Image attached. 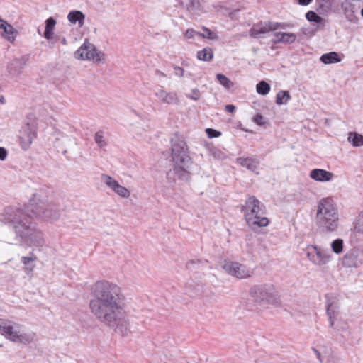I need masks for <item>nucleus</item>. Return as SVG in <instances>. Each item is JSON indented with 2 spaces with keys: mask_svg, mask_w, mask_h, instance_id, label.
Here are the masks:
<instances>
[{
  "mask_svg": "<svg viewBox=\"0 0 363 363\" xmlns=\"http://www.w3.org/2000/svg\"><path fill=\"white\" fill-rule=\"evenodd\" d=\"M252 121L259 125H262L265 123L264 118L261 114H257L255 116Z\"/></svg>",
  "mask_w": 363,
  "mask_h": 363,
  "instance_id": "obj_43",
  "label": "nucleus"
},
{
  "mask_svg": "<svg viewBox=\"0 0 363 363\" xmlns=\"http://www.w3.org/2000/svg\"><path fill=\"white\" fill-rule=\"evenodd\" d=\"M25 65L23 59L15 58L7 66L8 72L13 77L18 76Z\"/></svg>",
  "mask_w": 363,
  "mask_h": 363,
  "instance_id": "obj_20",
  "label": "nucleus"
},
{
  "mask_svg": "<svg viewBox=\"0 0 363 363\" xmlns=\"http://www.w3.org/2000/svg\"><path fill=\"white\" fill-rule=\"evenodd\" d=\"M27 208L35 217L49 223L57 221L63 211L60 203L42 189L33 194Z\"/></svg>",
  "mask_w": 363,
  "mask_h": 363,
  "instance_id": "obj_4",
  "label": "nucleus"
},
{
  "mask_svg": "<svg viewBox=\"0 0 363 363\" xmlns=\"http://www.w3.org/2000/svg\"><path fill=\"white\" fill-rule=\"evenodd\" d=\"M208 151L210 155L216 160H223L226 157L225 154L223 151L215 147H210Z\"/></svg>",
  "mask_w": 363,
  "mask_h": 363,
  "instance_id": "obj_37",
  "label": "nucleus"
},
{
  "mask_svg": "<svg viewBox=\"0 0 363 363\" xmlns=\"http://www.w3.org/2000/svg\"><path fill=\"white\" fill-rule=\"evenodd\" d=\"M206 132L208 138H216V137H218L220 135V132H218L214 129H212V128H207L206 130Z\"/></svg>",
  "mask_w": 363,
  "mask_h": 363,
  "instance_id": "obj_42",
  "label": "nucleus"
},
{
  "mask_svg": "<svg viewBox=\"0 0 363 363\" xmlns=\"http://www.w3.org/2000/svg\"><path fill=\"white\" fill-rule=\"evenodd\" d=\"M347 140L352 143L354 147H362L363 146V135L356 133L350 132L348 134Z\"/></svg>",
  "mask_w": 363,
  "mask_h": 363,
  "instance_id": "obj_28",
  "label": "nucleus"
},
{
  "mask_svg": "<svg viewBox=\"0 0 363 363\" xmlns=\"http://www.w3.org/2000/svg\"><path fill=\"white\" fill-rule=\"evenodd\" d=\"M101 182L111 189L114 193L122 198H128L130 191L125 187L121 186L116 179L111 176L103 174L101 176Z\"/></svg>",
  "mask_w": 363,
  "mask_h": 363,
  "instance_id": "obj_15",
  "label": "nucleus"
},
{
  "mask_svg": "<svg viewBox=\"0 0 363 363\" xmlns=\"http://www.w3.org/2000/svg\"><path fill=\"white\" fill-rule=\"evenodd\" d=\"M187 97L194 101H197L200 98V91L196 89H193L191 95H188Z\"/></svg>",
  "mask_w": 363,
  "mask_h": 363,
  "instance_id": "obj_44",
  "label": "nucleus"
},
{
  "mask_svg": "<svg viewBox=\"0 0 363 363\" xmlns=\"http://www.w3.org/2000/svg\"><path fill=\"white\" fill-rule=\"evenodd\" d=\"M7 157V151L4 147H0V160L4 161Z\"/></svg>",
  "mask_w": 363,
  "mask_h": 363,
  "instance_id": "obj_46",
  "label": "nucleus"
},
{
  "mask_svg": "<svg viewBox=\"0 0 363 363\" xmlns=\"http://www.w3.org/2000/svg\"><path fill=\"white\" fill-rule=\"evenodd\" d=\"M320 61L324 64H332L340 62L341 59L337 52H330L321 55Z\"/></svg>",
  "mask_w": 363,
  "mask_h": 363,
  "instance_id": "obj_29",
  "label": "nucleus"
},
{
  "mask_svg": "<svg viewBox=\"0 0 363 363\" xmlns=\"http://www.w3.org/2000/svg\"><path fill=\"white\" fill-rule=\"evenodd\" d=\"M320 6L324 10L330 9L333 0H317Z\"/></svg>",
  "mask_w": 363,
  "mask_h": 363,
  "instance_id": "obj_41",
  "label": "nucleus"
},
{
  "mask_svg": "<svg viewBox=\"0 0 363 363\" xmlns=\"http://www.w3.org/2000/svg\"><path fill=\"white\" fill-rule=\"evenodd\" d=\"M68 21L72 24L82 27L84 24L85 15L80 11H72L67 15Z\"/></svg>",
  "mask_w": 363,
  "mask_h": 363,
  "instance_id": "obj_23",
  "label": "nucleus"
},
{
  "mask_svg": "<svg viewBox=\"0 0 363 363\" xmlns=\"http://www.w3.org/2000/svg\"><path fill=\"white\" fill-rule=\"evenodd\" d=\"M74 57L79 60H91L99 62L104 60V54L96 49L95 46L89 43H84L74 52Z\"/></svg>",
  "mask_w": 363,
  "mask_h": 363,
  "instance_id": "obj_9",
  "label": "nucleus"
},
{
  "mask_svg": "<svg viewBox=\"0 0 363 363\" xmlns=\"http://www.w3.org/2000/svg\"><path fill=\"white\" fill-rule=\"evenodd\" d=\"M94 296L89 302L91 313L101 323L125 335L129 332V321L125 309V296L116 284L99 281L91 289Z\"/></svg>",
  "mask_w": 363,
  "mask_h": 363,
  "instance_id": "obj_1",
  "label": "nucleus"
},
{
  "mask_svg": "<svg viewBox=\"0 0 363 363\" xmlns=\"http://www.w3.org/2000/svg\"><path fill=\"white\" fill-rule=\"evenodd\" d=\"M352 1V0H345L341 4V7L347 16L350 13H353L354 12V5Z\"/></svg>",
  "mask_w": 363,
  "mask_h": 363,
  "instance_id": "obj_38",
  "label": "nucleus"
},
{
  "mask_svg": "<svg viewBox=\"0 0 363 363\" xmlns=\"http://www.w3.org/2000/svg\"><path fill=\"white\" fill-rule=\"evenodd\" d=\"M354 229L357 233L363 235V223H357L354 226Z\"/></svg>",
  "mask_w": 363,
  "mask_h": 363,
  "instance_id": "obj_47",
  "label": "nucleus"
},
{
  "mask_svg": "<svg viewBox=\"0 0 363 363\" xmlns=\"http://www.w3.org/2000/svg\"><path fill=\"white\" fill-rule=\"evenodd\" d=\"M184 35L188 39H194L196 36L200 37V32H198L193 28H189L186 30Z\"/></svg>",
  "mask_w": 363,
  "mask_h": 363,
  "instance_id": "obj_40",
  "label": "nucleus"
},
{
  "mask_svg": "<svg viewBox=\"0 0 363 363\" xmlns=\"http://www.w3.org/2000/svg\"><path fill=\"white\" fill-rule=\"evenodd\" d=\"M0 221L9 225L21 245L42 247L45 245L43 232L37 228L30 217L16 207H7L0 213Z\"/></svg>",
  "mask_w": 363,
  "mask_h": 363,
  "instance_id": "obj_2",
  "label": "nucleus"
},
{
  "mask_svg": "<svg viewBox=\"0 0 363 363\" xmlns=\"http://www.w3.org/2000/svg\"><path fill=\"white\" fill-rule=\"evenodd\" d=\"M361 14H362V16H363V9H362V11H361Z\"/></svg>",
  "mask_w": 363,
  "mask_h": 363,
  "instance_id": "obj_55",
  "label": "nucleus"
},
{
  "mask_svg": "<svg viewBox=\"0 0 363 363\" xmlns=\"http://www.w3.org/2000/svg\"><path fill=\"white\" fill-rule=\"evenodd\" d=\"M291 99V96L288 91H279L277 94L276 104L277 105L286 104Z\"/></svg>",
  "mask_w": 363,
  "mask_h": 363,
  "instance_id": "obj_31",
  "label": "nucleus"
},
{
  "mask_svg": "<svg viewBox=\"0 0 363 363\" xmlns=\"http://www.w3.org/2000/svg\"><path fill=\"white\" fill-rule=\"evenodd\" d=\"M338 308L339 307L335 301L328 302L327 314L328 315L330 327H334L335 325V321L339 314Z\"/></svg>",
  "mask_w": 363,
  "mask_h": 363,
  "instance_id": "obj_22",
  "label": "nucleus"
},
{
  "mask_svg": "<svg viewBox=\"0 0 363 363\" xmlns=\"http://www.w3.org/2000/svg\"><path fill=\"white\" fill-rule=\"evenodd\" d=\"M155 95L164 104H176L179 103V98L176 92H167L163 88L156 90Z\"/></svg>",
  "mask_w": 363,
  "mask_h": 363,
  "instance_id": "obj_16",
  "label": "nucleus"
},
{
  "mask_svg": "<svg viewBox=\"0 0 363 363\" xmlns=\"http://www.w3.org/2000/svg\"><path fill=\"white\" fill-rule=\"evenodd\" d=\"M310 177L320 182H330L334 175L332 172L323 169H314L310 172Z\"/></svg>",
  "mask_w": 363,
  "mask_h": 363,
  "instance_id": "obj_17",
  "label": "nucleus"
},
{
  "mask_svg": "<svg viewBox=\"0 0 363 363\" xmlns=\"http://www.w3.org/2000/svg\"><path fill=\"white\" fill-rule=\"evenodd\" d=\"M196 57L198 60L201 61H211L213 58V50L206 47L197 52Z\"/></svg>",
  "mask_w": 363,
  "mask_h": 363,
  "instance_id": "obj_27",
  "label": "nucleus"
},
{
  "mask_svg": "<svg viewBox=\"0 0 363 363\" xmlns=\"http://www.w3.org/2000/svg\"><path fill=\"white\" fill-rule=\"evenodd\" d=\"M0 334L13 342L23 345L33 342L36 337L34 332L26 330L23 325L3 318H0Z\"/></svg>",
  "mask_w": 363,
  "mask_h": 363,
  "instance_id": "obj_6",
  "label": "nucleus"
},
{
  "mask_svg": "<svg viewBox=\"0 0 363 363\" xmlns=\"http://www.w3.org/2000/svg\"><path fill=\"white\" fill-rule=\"evenodd\" d=\"M315 219L320 232L328 234L336 231L339 215L337 204L332 198H323L318 201Z\"/></svg>",
  "mask_w": 363,
  "mask_h": 363,
  "instance_id": "obj_5",
  "label": "nucleus"
},
{
  "mask_svg": "<svg viewBox=\"0 0 363 363\" xmlns=\"http://www.w3.org/2000/svg\"><path fill=\"white\" fill-rule=\"evenodd\" d=\"M225 109L229 113H233L235 109V106L232 104L226 105Z\"/></svg>",
  "mask_w": 363,
  "mask_h": 363,
  "instance_id": "obj_48",
  "label": "nucleus"
},
{
  "mask_svg": "<svg viewBox=\"0 0 363 363\" xmlns=\"http://www.w3.org/2000/svg\"><path fill=\"white\" fill-rule=\"evenodd\" d=\"M289 27V25L286 23L260 22L255 24L250 30V35L253 38H258L260 35L268 32L275 31L278 29H286Z\"/></svg>",
  "mask_w": 363,
  "mask_h": 363,
  "instance_id": "obj_12",
  "label": "nucleus"
},
{
  "mask_svg": "<svg viewBox=\"0 0 363 363\" xmlns=\"http://www.w3.org/2000/svg\"><path fill=\"white\" fill-rule=\"evenodd\" d=\"M257 92L261 95H267L270 91V86L264 81H261L256 86Z\"/></svg>",
  "mask_w": 363,
  "mask_h": 363,
  "instance_id": "obj_35",
  "label": "nucleus"
},
{
  "mask_svg": "<svg viewBox=\"0 0 363 363\" xmlns=\"http://www.w3.org/2000/svg\"><path fill=\"white\" fill-rule=\"evenodd\" d=\"M194 263V261H191V262H189L187 264V267H188L189 268H190V267H191V264H193Z\"/></svg>",
  "mask_w": 363,
  "mask_h": 363,
  "instance_id": "obj_53",
  "label": "nucleus"
},
{
  "mask_svg": "<svg viewBox=\"0 0 363 363\" xmlns=\"http://www.w3.org/2000/svg\"><path fill=\"white\" fill-rule=\"evenodd\" d=\"M94 140L98 147L100 148H103L107 145L104 133L102 131H98L95 133Z\"/></svg>",
  "mask_w": 363,
  "mask_h": 363,
  "instance_id": "obj_36",
  "label": "nucleus"
},
{
  "mask_svg": "<svg viewBox=\"0 0 363 363\" xmlns=\"http://www.w3.org/2000/svg\"><path fill=\"white\" fill-rule=\"evenodd\" d=\"M7 21L0 18V29H2L6 25H7Z\"/></svg>",
  "mask_w": 363,
  "mask_h": 363,
  "instance_id": "obj_51",
  "label": "nucleus"
},
{
  "mask_svg": "<svg viewBox=\"0 0 363 363\" xmlns=\"http://www.w3.org/2000/svg\"><path fill=\"white\" fill-rule=\"evenodd\" d=\"M174 73L176 76L179 77H182L184 74V70L183 68H182L179 66H174Z\"/></svg>",
  "mask_w": 363,
  "mask_h": 363,
  "instance_id": "obj_45",
  "label": "nucleus"
},
{
  "mask_svg": "<svg viewBox=\"0 0 363 363\" xmlns=\"http://www.w3.org/2000/svg\"><path fill=\"white\" fill-rule=\"evenodd\" d=\"M38 125L35 121L27 122L22 126L18 138L23 150H27L37 136Z\"/></svg>",
  "mask_w": 363,
  "mask_h": 363,
  "instance_id": "obj_10",
  "label": "nucleus"
},
{
  "mask_svg": "<svg viewBox=\"0 0 363 363\" xmlns=\"http://www.w3.org/2000/svg\"><path fill=\"white\" fill-rule=\"evenodd\" d=\"M1 30H3L1 35L5 39L11 43L15 40L14 33L16 32V30L14 29L13 26L7 23V25H6Z\"/></svg>",
  "mask_w": 363,
  "mask_h": 363,
  "instance_id": "obj_30",
  "label": "nucleus"
},
{
  "mask_svg": "<svg viewBox=\"0 0 363 363\" xmlns=\"http://www.w3.org/2000/svg\"><path fill=\"white\" fill-rule=\"evenodd\" d=\"M314 353L315 354L317 358L320 361V363H337L338 359L337 357L333 355L330 350H325L323 354L318 351L317 349H313Z\"/></svg>",
  "mask_w": 363,
  "mask_h": 363,
  "instance_id": "obj_21",
  "label": "nucleus"
},
{
  "mask_svg": "<svg viewBox=\"0 0 363 363\" xmlns=\"http://www.w3.org/2000/svg\"><path fill=\"white\" fill-rule=\"evenodd\" d=\"M61 42H62V44H64V45L67 44V40H66L65 38H63L62 39V41H61Z\"/></svg>",
  "mask_w": 363,
  "mask_h": 363,
  "instance_id": "obj_54",
  "label": "nucleus"
},
{
  "mask_svg": "<svg viewBox=\"0 0 363 363\" xmlns=\"http://www.w3.org/2000/svg\"><path fill=\"white\" fill-rule=\"evenodd\" d=\"M216 79L219 84L226 89H230L234 86V83L223 74H217Z\"/></svg>",
  "mask_w": 363,
  "mask_h": 363,
  "instance_id": "obj_32",
  "label": "nucleus"
},
{
  "mask_svg": "<svg viewBox=\"0 0 363 363\" xmlns=\"http://www.w3.org/2000/svg\"><path fill=\"white\" fill-rule=\"evenodd\" d=\"M5 101V98L3 96H0V103L4 104Z\"/></svg>",
  "mask_w": 363,
  "mask_h": 363,
  "instance_id": "obj_52",
  "label": "nucleus"
},
{
  "mask_svg": "<svg viewBox=\"0 0 363 363\" xmlns=\"http://www.w3.org/2000/svg\"><path fill=\"white\" fill-rule=\"evenodd\" d=\"M236 162L240 166L247 168L248 170L258 174L257 169L259 164V161L251 157H240L236 159Z\"/></svg>",
  "mask_w": 363,
  "mask_h": 363,
  "instance_id": "obj_18",
  "label": "nucleus"
},
{
  "mask_svg": "<svg viewBox=\"0 0 363 363\" xmlns=\"http://www.w3.org/2000/svg\"><path fill=\"white\" fill-rule=\"evenodd\" d=\"M249 294L254 301L261 306H278L280 303L279 296L275 286L269 283L252 286Z\"/></svg>",
  "mask_w": 363,
  "mask_h": 363,
  "instance_id": "obj_8",
  "label": "nucleus"
},
{
  "mask_svg": "<svg viewBox=\"0 0 363 363\" xmlns=\"http://www.w3.org/2000/svg\"><path fill=\"white\" fill-rule=\"evenodd\" d=\"M333 252L337 255H340L343 252L344 241L340 238L334 240L330 244Z\"/></svg>",
  "mask_w": 363,
  "mask_h": 363,
  "instance_id": "obj_33",
  "label": "nucleus"
},
{
  "mask_svg": "<svg viewBox=\"0 0 363 363\" xmlns=\"http://www.w3.org/2000/svg\"><path fill=\"white\" fill-rule=\"evenodd\" d=\"M307 257L315 266L325 265L332 259V256L329 252L316 245L308 247Z\"/></svg>",
  "mask_w": 363,
  "mask_h": 363,
  "instance_id": "obj_11",
  "label": "nucleus"
},
{
  "mask_svg": "<svg viewBox=\"0 0 363 363\" xmlns=\"http://www.w3.org/2000/svg\"><path fill=\"white\" fill-rule=\"evenodd\" d=\"M55 25L56 21L52 17H50L45 21V28L43 37L46 40L49 41H52L53 40Z\"/></svg>",
  "mask_w": 363,
  "mask_h": 363,
  "instance_id": "obj_24",
  "label": "nucleus"
},
{
  "mask_svg": "<svg viewBox=\"0 0 363 363\" xmlns=\"http://www.w3.org/2000/svg\"><path fill=\"white\" fill-rule=\"evenodd\" d=\"M312 0H298V4L302 6H307L308 5Z\"/></svg>",
  "mask_w": 363,
  "mask_h": 363,
  "instance_id": "obj_49",
  "label": "nucleus"
},
{
  "mask_svg": "<svg viewBox=\"0 0 363 363\" xmlns=\"http://www.w3.org/2000/svg\"><path fill=\"white\" fill-rule=\"evenodd\" d=\"M222 268L229 274L238 279H245L250 277L252 272L246 266L236 262L225 261Z\"/></svg>",
  "mask_w": 363,
  "mask_h": 363,
  "instance_id": "obj_13",
  "label": "nucleus"
},
{
  "mask_svg": "<svg viewBox=\"0 0 363 363\" xmlns=\"http://www.w3.org/2000/svg\"><path fill=\"white\" fill-rule=\"evenodd\" d=\"M181 4L189 12H196L201 8V0H181Z\"/></svg>",
  "mask_w": 363,
  "mask_h": 363,
  "instance_id": "obj_26",
  "label": "nucleus"
},
{
  "mask_svg": "<svg viewBox=\"0 0 363 363\" xmlns=\"http://www.w3.org/2000/svg\"><path fill=\"white\" fill-rule=\"evenodd\" d=\"M274 43H293L296 40V35L293 33L275 32L273 33Z\"/></svg>",
  "mask_w": 363,
  "mask_h": 363,
  "instance_id": "obj_19",
  "label": "nucleus"
},
{
  "mask_svg": "<svg viewBox=\"0 0 363 363\" xmlns=\"http://www.w3.org/2000/svg\"><path fill=\"white\" fill-rule=\"evenodd\" d=\"M306 18L308 21L315 23H320L323 20L316 13L311 11L306 13Z\"/></svg>",
  "mask_w": 363,
  "mask_h": 363,
  "instance_id": "obj_39",
  "label": "nucleus"
},
{
  "mask_svg": "<svg viewBox=\"0 0 363 363\" xmlns=\"http://www.w3.org/2000/svg\"><path fill=\"white\" fill-rule=\"evenodd\" d=\"M37 257L33 253L30 252L29 256H23L21 258V262L26 266L25 271L26 272H31L35 268L34 262L36 261Z\"/></svg>",
  "mask_w": 363,
  "mask_h": 363,
  "instance_id": "obj_25",
  "label": "nucleus"
},
{
  "mask_svg": "<svg viewBox=\"0 0 363 363\" xmlns=\"http://www.w3.org/2000/svg\"><path fill=\"white\" fill-rule=\"evenodd\" d=\"M343 267L357 268L363 264V251L358 248H352L345 253L341 259Z\"/></svg>",
  "mask_w": 363,
  "mask_h": 363,
  "instance_id": "obj_14",
  "label": "nucleus"
},
{
  "mask_svg": "<svg viewBox=\"0 0 363 363\" xmlns=\"http://www.w3.org/2000/svg\"><path fill=\"white\" fill-rule=\"evenodd\" d=\"M171 142L174 167L173 169L167 173V179L169 182H175L177 179L187 181L190 176L189 168L191 164L187 145L184 140L177 135L172 138Z\"/></svg>",
  "mask_w": 363,
  "mask_h": 363,
  "instance_id": "obj_3",
  "label": "nucleus"
},
{
  "mask_svg": "<svg viewBox=\"0 0 363 363\" xmlns=\"http://www.w3.org/2000/svg\"><path fill=\"white\" fill-rule=\"evenodd\" d=\"M203 33H200V37L202 38L211 40H218L219 39L218 35L215 32L211 30L209 28L203 26L202 27Z\"/></svg>",
  "mask_w": 363,
  "mask_h": 363,
  "instance_id": "obj_34",
  "label": "nucleus"
},
{
  "mask_svg": "<svg viewBox=\"0 0 363 363\" xmlns=\"http://www.w3.org/2000/svg\"><path fill=\"white\" fill-rule=\"evenodd\" d=\"M155 74L157 76H158L159 77H166V74L164 72H162V71L158 70V69H157L155 71Z\"/></svg>",
  "mask_w": 363,
  "mask_h": 363,
  "instance_id": "obj_50",
  "label": "nucleus"
},
{
  "mask_svg": "<svg viewBox=\"0 0 363 363\" xmlns=\"http://www.w3.org/2000/svg\"><path fill=\"white\" fill-rule=\"evenodd\" d=\"M242 211L246 222L250 228L268 225L269 220L264 216V206L255 196H250L247 199Z\"/></svg>",
  "mask_w": 363,
  "mask_h": 363,
  "instance_id": "obj_7",
  "label": "nucleus"
}]
</instances>
